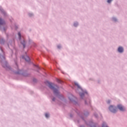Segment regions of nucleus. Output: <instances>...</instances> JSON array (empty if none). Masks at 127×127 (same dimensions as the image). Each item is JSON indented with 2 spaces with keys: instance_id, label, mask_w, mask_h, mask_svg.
<instances>
[{
  "instance_id": "f257e3e1",
  "label": "nucleus",
  "mask_w": 127,
  "mask_h": 127,
  "mask_svg": "<svg viewBox=\"0 0 127 127\" xmlns=\"http://www.w3.org/2000/svg\"><path fill=\"white\" fill-rule=\"evenodd\" d=\"M48 86L50 89H52V90H53L54 91V93L55 95L57 96L58 94H59V92L58 91V90H57L56 88H55V87H57V86L54 85V84L49 82L48 83Z\"/></svg>"
},
{
  "instance_id": "f03ea898",
  "label": "nucleus",
  "mask_w": 127,
  "mask_h": 127,
  "mask_svg": "<svg viewBox=\"0 0 127 127\" xmlns=\"http://www.w3.org/2000/svg\"><path fill=\"white\" fill-rule=\"evenodd\" d=\"M109 110L111 111V112H112V113H117V108L113 106H110L109 107Z\"/></svg>"
},
{
  "instance_id": "7ed1b4c3",
  "label": "nucleus",
  "mask_w": 127,
  "mask_h": 127,
  "mask_svg": "<svg viewBox=\"0 0 127 127\" xmlns=\"http://www.w3.org/2000/svg\"><path fill=\"white\" fill-rule=\"evenodd\" d=\"M117 108L120 110V111H121L122 112H124V111H125L126 109L125 107L122 106V105L119 104L117 106Z\"/></svg>"
},
{
  "instance_id": "20e7f679",
  "label": "nucleus",
  "mask_w": 127,
  "mask_h": 127,
  "mask_svg": "<svg viewBox=\"0 0 127 127\" xmlns=\"http://www.w3.org/2000/svg\"><path fill=\"white\" fill-rule=\"evenodd\" d=\"M118 51L120 53H122V52H124V48L123 47H120L118 48Z\"/></svg>"
},
{
  "instance_id": "39448f33",
  "label": "nucleus",
  "mask_w": 127,
  "mask_h": 127,
  "mask_svg": "<svg viewBox=\"0 0 127 127\" xmlns=\"http://www.w3.org/2000/svg\"><path fill=\"white\" fill-rule=\"evenodd\" d=\"M23 58L25 59V61H27V62H28L29 61V60H30L29 59V57H28V56H26L25 57H23Z\"/></svg>"
},
{
  "instance_id": "423d86ee",
  "label": "nucleus",
  "mask_w": 127,
  "mask_h": 127,
  "mask_svg": "<svg viewBox=\"0 0 127 127\" xmlns=\"http://www.w3.org/2000/svg\"><path fill=\"white\" fill-rule=\"evenodd\" d=\"M4 24V21L0 18V25Z\"/></svg>"
},
{
  "instance_id": "0eeeda50",
  "label": "nucleus",
  "mask_w": 127,
  "mask_h": 127,
  "mask_svg": "<svg viewBox=\"0 0 127 127\" xmlns=\"http://www.w3.org/2000/svg\"><path fill=\"white\" fill-rule=\"evenodd\" d=\"M74 85L76 86L78 89H81V87L80 86V85H79L78 83L77 82L74 83Z\"/></svg>"
},
{
  "instance_id": "6e6552de",
  "label": "nucleus",
  "mask_w": 127,
  "mask_h": 127,
  "mask_svg": "<svg viewBox=\"0 0 127 127\" xmlns=\"http://www.w3.org/2000/svg\"><path fill=\"white\" fill-rule=\"evenodd\" d=\"M73 98H74V96L72 95H70L69 97L70 101H72L73 100Z\"/></svg>"
},
{
  "instance_id": "1a4fd4ad",
  "label": "nucleus",
  "mask_w": 127,
  "mask_h": 127,
  "mask_svg": "<svg viewBox=\"0 0 127 127\" xmlns=\"http://www.w3.org/2000/svg\"><path fill=\"white\" fill-rule=\"evenodd\" d=\"M21 44H22V45L23 46L24 48H25V42L24 41H23V43L21 42Z\"/></svg>"
},
{
  "instance_id": "9d476101",
  "label": "nucleus",
  "mask_w": 127,
  "mask_h": 127,
  "mask_svg": "<svg viewBox=\"0 0 127 127\" xmlns=\"http://www.w3.org/2000/svg\"><path fill=\"white\" fill-rule=\"evenodd\" d=\"M18 35L19 38V39H20H20H21V34H20V32H19V33H18Z\"/></svg>"
},
{
  "instance_id": "9b49d317",
  "label": "nucleus",
  "mask_w": 127,
  "mask_h": 127,
  "mask_svg": "<svg viewBox=\"0 0 127 127\" xmlns=\"http://www.w3.org/2000/svg\"><path fill=\"white\" fill-rule=\"evenodd\" d=\"M45 117H46V118H49V114L46 113L45 114Z\"/></svg>"
},
{
  "instance_id": "f8f14e48",
  "label": "nucleus",
  "mask_w": 127,
  "mask_h": 127,
  "mask_svg": "<svg viewBox=\"0 0 127 127\" xmlns=\"http://www.w3.org/2000/svg\"><path fill=\"white\" fill-rule=\"evenodd\" d=\"M102 127H107V125H106V123L103 124Z\"/></svg>"
},
{
  "instance_id": "ddd939ff",
  "label": "nucleus",
  "mask_w": 127,
  "mask_h": 127,
  "mask_svg": "<svg viewBox=\"0 0 127 127\" xmlns=\"http://www.w3.org/2000/svg\"><path fill=\"white\" fill-rule=\"evenodd\" d=\"M5 65H4V64H2L3 67H4V68H5V67H6V66H7V65H6V64L5 63Z\"/></svg>"
},
{
  "instance_id": "4468645a",
  "label": "nucleus",
  "mask_w": 127,
  "mask_h": 127,
  "mask_svg": "<svg viewBox=\"0 0 127 127\" xmlns=\"http://www.w3.org/2000/svg\"><path fill=\"white\" fill-rule=\"evenodd\" d=\"M112 0H108L107 2H108V3H110V2H111Z\"/></svg>"
},
{
  "instance_id": "2eb2a0df",
  "label": "nucleus",
  "mask_w": 127,
  "mask_h": 127,
  "mask_svg": "<svg viewBox=\"0 0 127 127\" xmlns=\"http://www.w3.org/2000/svg\"><path fill=\"white\" fill-rule=\"evenodd\" d=\"M80 97H83L84 96V94L83 93L80 94Z\"/></svg>"
},
{
  "instance_id": "dca6fc26",
  "label": "nucleus",
  "mask_w": 127,
  "mask_h": 127,
  "mask_svg": "<svg viewBox=\"0 0 127 127\" xmlns=\"http://www.w3.org/2000/svg\"><path fill=\"white\" fill-rule=\"evenodd\" d=\"M77 25H78V23H74V26H77Z\"/></svg>"
},
{
  "instance_id": "f3484780",
  "label": "nucleus",
  "mask_w": 127,
  "mask_h": 127,
  "mask_svg": "<svg viewBox=\"0 0 127 127\" xmlns=\"http://www.w3.org/2000/svg\"><path fill=\"white\" fill-rule=\"evenodd\" d=\"M57 82H58V83H60L61 81H60V80H59V79H57Z\"/></svg>"
},
{
  "instance_id": "a211bd4d",
  "label": "nucleus",
  "mask_w": 127,
  "mask_h": 127,
  "mask_svg": "<svg viewBox=\"0 0 127 127\" xmlns=\"http://www.w3.org/2000/svg\"><path fill=\"white\" fill-rule=\"evenodd\" d=\"M110 103H111V101L108 100V101H107V103H108V104H110Z\"/></svg>"
},
{
  "instance_id": "6ab92c4d",
  "label": "nucleus",
  "mask_w": 127,
  "mask_h": 127,
  "mask_svg": "<svg viewBox=\"0 0 127 127\" xmlns=\"http://www.w3.org/2000/svg\"><path fill=\"white\" fill-rule=\"evenodd\" d=\"M53 101H55V98H53Z\"/></svg>"
},
{
  "instance_id": "aec40b11",
  "label": "nucleus",
  "mask_w": 127,
  "mask_h": 127,
  "mask_svg": "<svg viewBox=\"0 0 127 127\" xmlns=\"http://www.w3.org/2000/svg\"><path fill=\"white\" fill-rule=\"evenodd\" d=\"M82 127L81 126V127Z\"/></svg>"
}]
</instances>
